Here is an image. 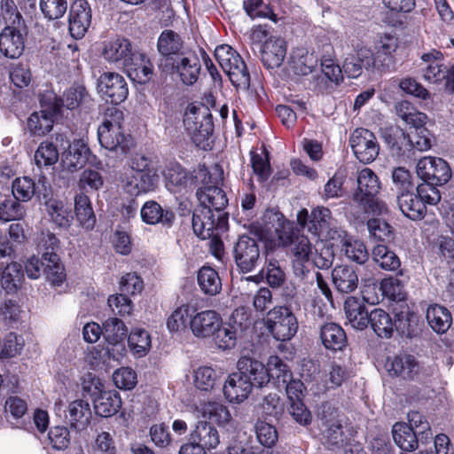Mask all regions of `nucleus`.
<instances>
[{
    "label": "nucleus",
    "mask_w": 454,
    "mask_h": 454,
    "mask_svg": "<svg viewBox=\"0 0 454 454\" xmlns=\"http://www.w3.org/2000/svg\"><path fill=\"white\" fill-rule=\"evenodd\" d=\"M264 229L258 234L260 239L267 243V247H286L292 245V253L296 262L301 264L310 261L313 247L308 237L295 236L292 223L286 220L278 211H268Z\"/></svg>",
    "instance_id": "f257e3e1"
},
{
    "label": "nucleus",
    "mask_w": 454,
    "mask_h": 454,
    "mask_svg": "<svg viewBox=\"0 0 454 454\" xmlns=\"http://www.w3.org/2000/svg\"><path fill=\"white\" fill-rule=\"evenodd\" d=\"M122 113L114 110L111 115H106L98 129V141L106 150L119 155H126L133 146V138L124 132L122 125Z\"/></svg>",
    "instance_id": "f03ea898"
},
{
    "label": "nucleus",
    "mask_w": 454,
    "mask_h": 454,
    "mask_svg": "<svg viewBox=\"0 0 454 454\" xmlns=\"http://www.w3.org/2000/svg\"><path fill=\"white\" fill-rule=\"evenodd\" d=\"M184 124L197 147L202 150L210 148L214 123L208 107L203 104H190L184 113Z\"/></svg>",
    "instance_id": "7ed1b4c3"
},
{
    "label": "nucleus",
    "mask_w": 454,
    "mask_h": 454,
    "mask_svg": "<svg viewBox=\"0 0 454 454\" xmlns=\"http://www.w3.org/2000/svg\"><path fill=\"white\" fill-rule=\"evenodd\" d=\"M297 222L302 227L307 226L310 233L321 239L335 240L342 231L337 227L331 210L323 206L314 207L310 213L306 208L300 210L297 214Z\"/></svg>",
    "instance_id": "20e7f679"
},
{
    "label": "nucleus",
    "mask_w": 454,
    "mask_h": 454,
    "mask_svg": "<svg viewBox=\"0 0 454 454\" xmlns=\"http://www.w3.org/2000/svg\"><path fill=\"white\" fill-rule=\"evenodd\" d=\"M25 271L31 279H38L42 272L46 279L55 286L66 280V272L59 256L55 252H44L42 259L33 255L25 262Z\"/></svg>",
    "instance_id": "39448f33"
},
{
    "label": "nucleus",
    "mask_w": 454,
    "mask_h": 454,
    "mask_svg": "<svg viewBox=\"0 0 454 454\" xmlns=\"http://www.w3.org/2000/svg\"><path fill=\"white\" fill-rule=\"evenodd\" d=\"M265 325L277 340H288L297 332L298 323L292 311L286 307H275L269 311Z\"/></svg>",
    "instance_id": "423d86ee"
},
{
    "label": "nucleus",
    "mask_w": 454,
    "mask_h": 454,
    "mask_svg": "<svg viewBox=\"0 0 454 454\" xmlns=\"http://www.w3.org/2000/svg\"><path fill=\"white\" fill-rule=\"evenodd\" d=\"M227 217L223 214L216 215L208 207H197L192 215V229L201 239H215L220 231H225Z\"/></svg>",
    "instance_id": "0eeeda50"
},
{
    "label": "nucleus",
    "mask_w": 454,
    "mask_h": 454,
    "mask_svg": "<svg viewBox=\"0 0 454 454\" xmlns=\"http://www.w3.org/2000/svg\"><path fill=\"white\" fill-rule=\"evenodd\" d=\"M418 176L426 183L443 185L451 177L449 164L442 158L426 156L419 160L416 166Z\"/></svg>",
    "instance_id": "6e6552de"
},
{
    "label": "nucleus",
    "mask_w": 454,
    "mask_h": 454,
    "mask_svg": "<svg viewBox=\"0 0 454 454\" xmlns=\"http://www.w3.org/2000/svg\"><path fill=\"white\" fill-rule=\"evenodd\" d=\"M349 144L357 160L364 164L372 162L379 154L376 137L366 129H356L350 136Z\"/></svg>",
    "instance_id": "1a4fd4ad"
},
{
    "label": "nucleus",
    "mask_w": 454,
    "mask_h": 454,
    "mask_svg": "<svg viewBox=\"0 0 454 454\" xmlns=\"http://www.w3.org/2000/svg\"><path fill=\"white\" fill-rule=\"evenodd\" d=\"M159 179L157 172L122 173L120 176L124 192L133 197L155 192Z\"/></svg>",
    "instance_id": "9d476101"
},
{
    "label": "nucleus",
    "mask_w": 454,
    "mask_h": 454,
    "mask_svg": "<svg viewBox=\"0 0 454 454\" xmlns=\"http://www.w3.org/2000/svg\"><path fill=\"white\" fill-rule=\"evenodd\" d=\"M98 90L104 99L114 105L121 104L129 95L124 77L114 72L104 73L100 75Z\"/></svg>",
    "instance_id": "9b49d317"
},
{
    "label": "nucleus",
    "mask_w": 454,
    "mask_h": 454,
    "mask_svg": "<svg viewBox=\"0 0 454 454\" xmlns=\"http://www.w3.org/2000/svg\"><path fill=\"white\" fill-rule=\"evenodd\" d=\"M420 72L423 79L429 83H440L447 76V67L443 63V54L432 50L421 56Z\"/></svg>",
    "instance_id": "f8f14e48"
},
{
    "label": "nucleus",
    "mask_w": 454,
    "mask_h": 454,
    "mask_svg": "<svg viewBox=\"0 0 454 454\" xmlns=\"http://www.w3.org/2000/svg\"><path fill=\"white\" fill-rule=\"evenodd\" d=\"M237 372L253 387H263L268 384L265 364L249 356H242L237 362Z\"/></svg>",
    "instance_id": "ddd939ff"
},
{
    "label": "nucleus",
    "mask_w": 454,
    "mask_h": 454,
    "mask_svg": "<svg viewBox=\"0 0 454 454\" xmlns=\"http://www.w3.org/2000/svg\"><path fill=\"white\" fill-rule=\"evenodd\" d=\"M91 22V11L85 0H75L69 12V32L72 37L81 39L86 34Z\"/></svg>",
    "instance_id": "4468645a"
},
{
    "label": "nucleus",
    "mask_w": 454,
    "mask_h": 454,
    "mask_svg": "<svg viewBox=\"0 0 454 454\" xmlns=\"http://www.w3.org/2000/svg\"><path fill=\"white\" fill-rule=\"evenodd\" d=\"M222 317L214 309H206L193 312L191 321V331L197 338H211L215 331L221 325Z\"/></svg>",
    "instance_id": "2eb2a0df"
},
{
    "label": "nucleus",
    "mask_w": 454,
    "mask_h": 454,
    "mask_svg": "<svg viewBox=\"0 0 454 454\" xmlns=\"http://www.w3.org/2000/svg\"><path fill=\"white\" fill-rule=\"evenodd\" d=\"M381 189L378 176L369 168H364L357 175V189L352 196L355 203H368L369 200L376 197Z\"/></svg>",
    "instance_id": "dca6fc26"
},
{
    "label": "nucleus",
    "mask_w": 454,
    "mask_h": 454,
    "mask_svg": "<svg viewBox=\"0 0 454 454\" xmlns=\"http://www.w3.org/2000/svg\"><path fill=\"white\" fill-rule=\"evenodd\" d=\"M234 252L238 266L246 272L251 271L255 267L260 256L257 243L247 236L239 239Z\"/></svg>",
    "instance_id": "f3484780"
},
{
    "label": "nucleus",
    "mask_w": 454,
    "mask_h": 454,
    "mask_svg": "<svg viewBox=\"0 0 454 454\" xmlns=\"http://www.w3.org/2000/svg\"><path fill=\"white\" fill-rule=\"evenodd\" d=\"M90 150L83 138L74 139L61 156L64 169L73 172L81 168L89 160Z\"/></svg>",
    "instance_id": "a211bd4d"
},
{
    "label": "nucleus",
    "mask_w": 454,
    "mask_h": 454,
    "mask_svg": "<svg viewBox=\"0 0 454 454\" xmlns=\"http://www.w3.org/2000/svg\"><path fill=\"white\" fill-rule=\"evenodd\" d=\"M336 245L340 246V252L348 260L358 264H364L369 259V253L364 243L342 231L335 238Z\"/></svg>",
    "instance_id": "6ab92c4d"
},
{
    "label": "nucleus",
    "mask_w": 454,
    "mask_h": 454,
    "mask_svg": "<svg viewBox=\"0 0 454 454\" xmlns=\"http://www.w3.org/2000/svg\"><path fill=\"white\" fill-rule=\"evenodd\" d=\"M20 26H7L0 33V51L7 58H19L24 51V36Z\"/></svg>",
    "instance_id": "aec40b11"
},
{
    "label": "nucleus",
    "mask_w": 454,
    "mask_h": 454,
    "mask_svg": "<svg viewBox=\"0 0 454 454\" xmlns=\"http://www.w3.org/2000/svg\"><path fill=\"white\" fill-rule=\"evenodd\" d=\"M253 388L250 383L236 372L227 377L223 391L229 403L239 404L248 398Z\"/></svg>",
    "instance_id": "412c9836"
},
{
    "label": "nucleus",
    "mask_w": 454,
    "mask_h": 454,
    "mask_svg": "<svg viewBox=\"0 0 454 454\" xmlns=\"http://www.w3.org/2000/svg\"><path fill=\"white\" fill-rule=\"evenodd\" d=\"M201 65L199 57L193 52L178 57L173 63V70L178 74L183 83L194 84L200 75Z\"/></svg>",
    "instance_id": "4be33fe9"
},
{
    "label": "nucleus",
    "mask_w": 454,
    "mask_h": 454,
    "mask_svg": "<svg viewBox=\"0 0 454 454\" xmlns=\"http://www.w3.org/2000/svg\"><path fill=\"white\" fill-rule=\"evenodd\" d=\"M286 55V43L281 37L270 36L262 46L261 58L267 68L278 67Z\"/></svg>",
    "instance_id": "5701e85b"
},
{
    "label": "nucleus",
    "mask_w": 454,
    "mask_h": 454,
    "mask_svg": "<svg viewBox=\"0 0 454 454\" xmlns=\"http://www.w3.org/2000/svg\"><path fill=\"white\" fill-rule=\"evenodd\" d=\"M134 52L129 40L117 37L105 43L102 55L107 62L121 64L124 67Z\"/></svg>",
    "instance_id": "b1692460"
},
{
    "label": "nucleus",
    "mask_w": 454,
    "mask_h": 454,
    "mask_svg": "<svg viewBox=\"0 0 454 454\" xmlns=\"http://www.w3.org/2000/svg\"><path fill=\"white\" fill-rule=\"evenodd\" d=\"M124 67L129 77L137 83L145 84L152 78L153 66L145 53L134 52Z\"/></svg>",
    "instance_id": "393cba45"
},
{
    "label": "nucleus",
    "mask_w": 454,
    "mask_h": 454,
    "mask_svg": "<svg viewBox=\"0 0 454 454\" xmlns=\"http://www.w3.org/2000/svg\"><path fill=\"white\" fill-rule=\"evenodd\" d=\"M196 196L200 202L199 207H208L217 214H222L221 211L228 204L226 194L219 185L199 187Z\"/></svg>",
    "instance_id": "a878e982"
},
{
    "label": "nucleus",
    "mask_w": 454,
    "mask_h": 454,
    "mask_svg": "<svg viewBox=\"0 0 454 454\" xmlns=\"http://www.w3.org/2000/svg\"><path fill=\"white\" fill-rule=\"evenodd\" d=\"M166 187L172 192H180L192 183V176L177 162H169L162 171Z\"/></svg>",
    "instance_id": "bb28decb"
},
{
    "label": "nucleus",
    "mask_w": 454,
    "mask_h": 454,
    "mask_svg": "<svg viewBox=\"0 0 454 454\" xmlns=\"http://www.w3.org/2000/svg\"><path fill=\"white\" fill-rule=\"evenodd\" d=\"M140 215L142 221L150 225L162 223L169 226L175 219V214L170 209H164L155 200L146 201L141 207Z\"/></svg>",
    "instance_id": "cd10ccee"
},
{
    "label": "nucleus",
    "mask_w": 454,
    "mask_h": 454,
    "mask_svg": "<svg viewBox=\"0 0 454 454\" xmlns=\"http://www.w3.org/2000/svg\"><path fill=\"white\" fill-rule=\"evenodd\" d=\"M54 125V111L43 109L32 113L27 120V130L31 137H44Z\"/></svg>",
    "instance_id": "c85d7f7f"
},
{
    "label": "nucleus",
    "mask_w": 454,
    "mask_h": 454,
    "mask_svg": "<svg viewBox=\"0 0 454 454\" xmlns=\"http://www.w3.org/2000/svg\"><path fill=\"white\" fill-rule=\"evenodd\" d=\"M289 68L294 74L298 75H307L311 74L317 65V57L314 52L308 49L301 47L296 48L291 53L289 60Z\"/></svg>",
    "instance_id": "c756f323"
},
{
    "label": "nucleus",
    "mask_w": 454,
    "mask_h": 454,
    "mask_svg": "<svg viewBox=\"0 0 454 454\" xmlns=\"http://www.w3.org/2000/svg\"><path fill=\"white\" fill-rule=\"evenodd\" d=\"M317 418L326 427L324 433L328 438L337 442L341 434V425L338 419V410L329 402L323 403L317 409Z\"/></svg>",
    "instance_id": "7c9ffc66"
},
{
    "label": "nucleus",
    "mask_w": 454,
    "mask_h": 454,
    "mask_svg": "<svg viewBox=\"0 0 454 454\" xmlns=\"http://www.w3.org/2000/svg\"><path fill=\"white\" fill-rule=\"evenodd\" d=\"M333 283L338 292L349 294L358 286V276L352 266L338 265L332 271Z\"/></svg>",
    "instance_id": "2f4dec72"
},
{
    "label": "nucleus",
    "mask_w": 454,
    "mask_h": 454,
    "mask_svg": "<svg viewBox=\"0 0 454 454\" xmlns=\"http://www.w3.org/2000/svg\"><path fill=\"white\" fill-rule=\"evenodd\" d=\"M190 440L203 447L205 450H210L219 445L220 435L213 425L207 421H200L191 433Z\"/></svg>",
    "instance_id": "473e14b6"
},
{
    "label": "nucleus",
    "mask_w": 454,
    "mask_h": 454,
    "mask_svg": "<svg viewBox=\"0 0 454 454\" xmlns=\"http://www.w3.org/2000/svg\"><path fill=\"white\" fill-rule=\"evenodd\" d=\"M91 416L90 403L81 399L69 403L66 415L71 427L78 431H82L89 426Z\"/></svg>",
    "instance_id": "72a5a7b5"
},
{
    "label": "nucleus",
    "mask_w": 454,
    "mask_h": 454,
    "mask_svg": "<svg viewBox=\"0 0 454 454\" xmlns=\"http://www.w3.org/2000/svg\"><path fill=\"white\" fill-rule=\"evenodd\" d=\"M195 312V307L185 303L176 307L168 317L166 325L169 333H181L191 328V321Z\"/></svg>",
    "instance_id": "f704fd0d"
},
{
    "label": "nucleus",
    "mask_w": 454,
    "mask_h": 454,
    "mask_svg": "<svg viewBox=\"0 0 454 454\" xmlns=\"http://www.w3.org/2000/svg\"><path fill=\"white\" fill-rule=\"evenodd\" d=\"M346 317L350 325L356 330H364L370 321L365 306L355 297H348L344 304Z\"/></svg>",
    "instance_id": "c9c22d12"
},
{
    "label": "nucleus",
    "mask_w": 454,
    "mask_h": 454,
    "mask_svg": "<svg viewBox=\"0 0 454 454\" xmlns=\"http://www.w3.org/2000/svg\"><path fill=\"white\" fill-rule=\"evenodd\" d=\"M95 412L103 418L114 415L121 406V399L117 391L104 390L93 399Z\"/></svg>",
    "instance_id": "e433bc0d"
},
{
    "label": "nucleus",
    "mask_w": 454,
    "mask_h": 454,
    "mask_svg": "<svg viewBox=\"0 0 454 454\" xmlns=\"http://www.w3.org/2000/svg\"><path fill=\"white\" fill-rule=\"evenodd\" d=\"M74 215L79 224L86 229L92 230L96 224V215L89 196L80 192L74 197Z\"/></svg>",
    "instance_id": "4c0bfd02"
},
{
    "label": "nucleus",
    "mask_w": 454,
    "mask_h": 454,
    "mask_svg": "<svg viewBox=\"0 0 454 454\" xmlns=\"http://www.w3.org/2000/svg\"><path fill=\"white\" fill-rule=\"evenodd\" d=\"M397 203L402 213L411 220H419L426 213V206L412 191L398 194Z\"/></svg>",
    "instance_id": "58836bf2"
},
{
    "label": "nucleus",
    "mask_w": 454,
    "mask_h": 454,
    "mask_svg": "<svg viewBox=\"0 0 454 454\" xmlns=\"http://www.w3.org/2000/svg\"><path fill=\"white\" fill-rule=\"evenodd\" d=\"M386 367L389 374L407 379L417 372L419 365L412 356L401 355L388 359Z\"/></svg>",
    "instance_id": "ea45409f"
},
{
    "label": "nucleus",
    "mask_w": 454,
    "mask_h": 454,
    "mask_svg": "<svg viewBox=\"0 0 454 454\" xmlns=\"http://www.w3.org/2000/svg\"><path fill=\"white\" fill-rule=\"evenodd\" d=\"M320 338L328 349L341 350L347 343L344 330L335 323H326L320 330Z\"/></svg>",
    "instance_id": "a19ab883"
},
{
    "label": "nucleus",
    "mask_w": 454,
    "mask_h": 454,
    "mask_svg": "<svg viewBox=\"0 0 454 454\" xmlns=\"http://www.w3.org/2000/svg\"><path fill=\"white\" fill-rule=\"evenodd\" d=\"M427 320L435 333H444L451 325L452 316L445 307L433 304L427 308Z\"/></svg>",
    "instance_id": "79ce46f5"
},
{
    "label": "nucleus",
    "mask_w": 454,
    "mask_h": 454,
    "mask_svg": "<svg viewBox=\"0 0 454 454\" xmlns=\"http://www.w3.org/2000/svg\"><path fill=\"white\" fill-rule=\"evenodd\" d=\"M395 444L404 451H413L418 448L417 433L404 422H396L392 427Z\"/></svg>",
    "instance_id": "37998d69"
},
{
    "label": "nucleus",
    "mask_w": 454,
    "mask_h": 454,
    "mask_svg": "<svg viewBox=\"0 0 454 454\" xmlns=\"http://www.w3.org/2000/svg\"><path fill=\"white\" fill-rule=\"evenodd\" d=\"M197 281L201 292L206 295L214 296L222 290V281L218 272L209 266L200 269Z\"/></svg>",
    "instance_id": "c03bdc74"
},
{
    "label": "nucleus",
    "mask_w": 454,
    "mask_h": 454,
    "mask_svg": "<svg viewBox=\"0 0 454 454\" xmlns=\"http://www.w3.org/2000/svg\"><path fill=\"white\" fill-rule=\"evenodd\" d=\"M250 162L253 172L259 182L268 180L271 174L269 153L264 145L250 151Z\"/></svg>",
    "instance_id": "a18cd8bd"
},
{
    "label": "nucleus",
    "mask_w": 454,
    "mask_h": 454,
    "mask_svg": "<svg viewBox=\"0 0 454 454\" xmlns=\"http://www.w3.org/2000/svg\"><path fill=\"white\" fill-rule=\"evenodd\" d=\"M0 277L2 287L7 293H15L20 286L24 274L21 264L12 262L4 269L0 267Z\"/></svg>",
    "instance_id": "49530a36"
},
{
    "label": "nucleus",
    "mask_w": 454,
    "mask_h": 454,
    "mask_svg": "<svg viewBox=\"0 0 454 454\" xmlns=\"http://www.w3.org/2000/svg\"><path fill=\"white\" fill-rule=\"evenodd\" d=\"M204 418L217 424L219 427H227L232 422L231 414L226 405L221 402H207L202 406Z\"/></svg>",
    "instance_id": "de8ad7c7"
},
{
    "label": "nucleus",
    "mask_w": 454,
    "mask_h": 454,
    "mask_svg": "<svg viewBox=\"0 0 454 454\" xmlns=\"http://www.w3.org/2000/svg\"><path fill=\"white\" fill-rule=\"evenodd\" d=\"M241 337L242 335H240L236 329L231 327L228 322L223 323V321L221 325L218 326V329H216L211 336L215 346L223 350L233 348L236 346L237 340Z\"/></svg>",
    "instance_id": "09e8293b"
},
{
    "label": "nucleus",
    "mask_w": 454,
    "mask_h": 454,
    "mask_svg": "<svg viewBox=\"0 0 454 454\" xmlns=\"http://www.w3.org/2000/svg\"><path fill=\"white\" fill-rule=\"evenodd\" d=\"M184 41L175 31L170 29L163 30L157 42L159 52L163 56L176 55L183 49Z\"/></svg>",
    "instance_id": "8fccbe9b"
},
{
    "label": "nucleus",
    "mask_w": 454,
    "mask_h": 454,
    "mask_svg": "<svg viewBox=\"0 0 454 454\" xmlns=\"http://www.w3.org/2000/svg\"><path fill=\"white\" fill-rule=\"evenodd\" d=\"M151 342L149 333L141 328L133 329L128 337L130 351L137 357H144L148 354Z\"/></svg>",
    "instance_id": "3c124183"
},
{
    "label": "nucleus",
    "mask_w": 454,
    "mask_h": 454,
    "mask_svg": "<svg viewBox=\"0 0 454 454\" xmlns=\"http://www.w3.org/2000/svg\"><path fill=\"white\" fill-rule=\"evenodd\" d=\"M374 333L380 338L391 337L394 324L390 316L380 309H375L370 313V321Z\"/></svg>",
    "instance_id": "603ef678"
},
{
    "label": "nucleus",
    "mask_w": 454,
    "mask_h": 454,
    "mask_svg": "<svg viewBox=\"0 0 454 454\" xmlns=\"http://www.w3.org/2000/svg\"><path fill=\"white\" fill-rule=\"evenodd\" d=\"M268 374V383L274 380L276 383H286L292 378V372L286 364L278 356H270L265 365Z\"/></svg>",
    "instance_id": "864d4df0"
},
{
    "label": "nucleus",
    "mask_w": 454,
    "mask_h": 454,
    "mask_svg": "<svg viewBox=\"0 0 454 454\" xmlns=\"http://www.w3.org/2000/svg\"><path fill=\"white\" fill-rule=\"evenodd\" d=\"M51 220L59 228L67 229L71 223L70 211L63 201L51 199L46 203Z\"/></svg>",
    "instance_id": "5fc2aeb1"
},
{
    "label": "nucleus",
    "mask_w": 454,
    "mask_h": 454,
    "mask_svg": "<svg viewBox=\"0 0 454 454\" xmlns=\"http://www.w3.org/2000/svg\"><path fill=\"white\" fill-rule=\"evenodd\" d=\"M223 172L218 165H214L211 168H206L204 165H200L194 171L192 180L200 184V187H206L211 185H219L223 181Z\"/></svg>",
    "instance_id": "6e6d98bb"
},
{
    "label": "nucleus",
    "mask_w": 454,
    "mask_h": 454,
    "mask_svg": "<svg viewBox=\"0 0 454 454\" xmlns=\"http://www.w3.org/2000/svg\"><path fill=\"white\" fill-rule=\"evenodd\" d=\"M372 259L385 270H395L401 265L399 257L384 245H378L373 247Z\"/></svg>",
    "instance_id": "4d7b16f0"
},
{
    "label": "nucleus",
    "mask_w": 454,
    "mask_h": 454,
    "mask_svg": "<svg viewBox=\"0 0 454 454\" xmlns=\"http://www.w3.org/2000/svg\"><path fill=\"white\" fill-rule=\"evenodd\" d=\"M219 375L211 366H200L193 372L195 387L201 391H211L216 386Z\"/></svg>",
    "instance_id": "13d9d810"
},
{
    "label": "nucleus",
    "mask_w": 454,
    "mask_h": 454,
    "mask_svg": "<svg viewBox=\"0 0 454 454\" xmlns=\"http://www.w3.org/2000/svg\"><path fill=\"white\" fill-rule=\"evenodd\" d=\"M34 158L37 167L47 168L58 162L59 153L57 146L52 142L43 141L37 147Z\"/></svg>",
    "instance_id": "bf43d9fd"
},
{
    "label": "nucleus",
    "mask_w": 454,
    "mask_h": 454,
    "mask_svg": "<svg viewBox=\"0 0 454 454\" xmlns=\"http://www.w3.org/2000/svg\"><path fill=\"white\" fill-rule=\"evenodd\" d=\"M398 115L414 130L425 129L427 121V114L416 111L410 103L404 101L399 104L396 108Z\"/></svg>",
    "instance_id": "052dcab7"
},
{
    "label": "nucleus",
    "mask_w": 454,
    "mask_h": 454,
    "mask_svg": "<svg viewBox=\"0 0 454 454\" xmlns=\"http://www.w3.org/2000/svg\"><path fill=\"white\" fill-rule=\"evenodd\" d=\"M90 96L83 85L75 84L67 89L62 98L61 104L67 109H75L82 104L88 102Z\"/></svg>",
    "instance_id": "680f3d73"
},
{
    "label": "nucleus",
    "mask_w": 454,
    "mask_h": 454,
    "mask_svg": "<svg viewBox=\"0 0 454 454\" xmlns=\"http://www.w3.org/2000/svg\"><path fill=\"white\" fill-rule=\"evenodd\" d=\"M12 194L17 200L28 201L39 190V186L28 176L17 177L12 182Z\"/></svg>",
    "instance_id": "e2e57ef3"
},
{
    "label": "nucleus",
    "mask_w": 454,
    "mask_h": 454,
    "mask_svg": "<svg viewBox=\"0 0 454 454\" xmlns=\"http://www.w3.org/2000/svg\"><path fill=\"white\" fill-rule=\"evenodd\" d=\"M355 55L359 59L360 66L364 67L368 72L373 73L385 67L381 55H377L376 52L366 46L358 47Z\"/></svg>",
    "instance_id": "0e129e2a"
},
{
    "label": "nucleus",
    "mask_w": 454,
    "mask_h": 454,
    "mask_svg": "<svg viewBox=\"0 0 454 454\" xmlns=\"http://www.w3.org/2000/svg\"><path fill=\"white\" fill-rule=\"evenodd\" d=\"M252 312L249 308L240 306L231 315L228 323L243 336L253 325Z\"/></svg>",
    "instance_id": "69168bd1"
},
{
    "label": "nucleus",
    "mask_w": 454,
    "mask_h": 454,
    "mask_svg": "<svg viewBox=\"0 0 454 454\" xmlns=\"http://www.w3.org/2000/svg\"><path fill=\"white\" fill-rule=\"evenodd\" d=\"M104 338L106 341L125 340L128 328L124 322L117 317H109L103 323Z\"/></svg>",
    "instance_id": "338daca9"
},
{
    "label": "nucleus",
    "mask_w": 454,
    "mask_h": 454,
    "mask_svg": "<svg viewBox=\"0 0 454 454\" xmlns=\"http://www.w3.org/2000/svg\"><path fill=\"white\" fill-rule=\"evenodd\" d=\"M380 289L382 294L391 301H400L405 299L404 284L397 278H383Z\"/></svg>",
    "instance_id": "774afa93"
}]
</instances>
